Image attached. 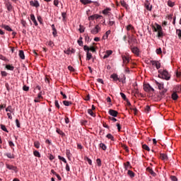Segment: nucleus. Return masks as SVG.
Listing matches in <instances>:
<instances>
[{
    "instance_id": "1",
    "label": "nucleus",
    "mask_w": 181,
    "mask_h": 181,
    "mask_svg": "<svg viewBox=\"0 0 181 181\" xmlns=\"http://www.w3.org/2000/svg\"><path fill=\"white\" fill-rule=\"evenodd\" d=\"M144 91H146V93H153L155 91V89H153V88H152L149 83L144 85Z\"/></svg>"
},
{
    "instance_id": "2",
    "label": "nucleus",
    "mask_w": 181,
    "mask_h": 181,
    "mask_svg": "<svg viewBox=\"0 0 181 181\" xmlns=\"http://www.w3.org/2000/svg\"><path fill=\"white\" fill-rule=\"evenodd\" d=\"M163 80H170V74H169V72L166 70L164 69L163 71Z\"/></svg>"
},
{
    "instance_id": "3",
    "label": "nucleus",
    "mask_w": 181,
    "mask_h": 181,
    "mask_svg": "<svg viewBox=\"0 0 181 181\" xmlns=\"http://www.w3.org/2000/svg\"><path fill=\"white\" fill-rule=\"evenodd\" d=\"M100 30H101V27L99 25H96L95 28L90 30V33H92V35H97Z\"/></svg>"
},
{
    "instance_id": "4",
    "label": "nucleus",
    "mask_w": 181,
    "mask_h": 181,
    "mask_svg": "<svg viewBox=\"0 0 181 181\" xmlns=\"http://www.w3.org/2000/svg\"><path fill=\"white\" fill-rule=\"evenodd\" d=\"M150 63L152 66H155L157 70H159V68L160 67V62H159V61L151 60L150 61Z\"/></svg>"
},
{
    "instance_id": "5",
    "label": "nucleus",
    "mask_w": 181,
    "mask_h": 181,
    "mask_svg": "<svg viewBox=\"0 0 181 181\" xmlns=\"http://www.w3.org/2000/svg\"><path fill=\"white\" fill-rule=\"evenodd\" d=\"M166 91H168V90L166 89H163L160 93L158 94V97L160 100H162V98H165V94H166Z\"/></svg>"
},
{
    "instance_id": "6",
    "label": "nucleus",
    "mask_w": 181,
    "mask_h": 181,
    "mask_svg": "<svg viewBox=\"0 0 181 181\" xmlns=\"http://www.w3.org/2000/svg\"><path fill=\"white\" fill-rule=\"evenodd\" d=\"M158 37H163V31L162 30V26L158 25Z\"/></svg>"
},
{
    "instance_id": "7",
    "label": "nucleus",
    "mask_w": 181,
    "mask_h": 181,
    "mask_svg": "<svg viewBox=\"0 0 181 181\" xmlns=\"http://www.w3.org/2000/svg\"><path fill=\"white\" fill-rule=\"evenodd\" d=\"M109 114L110 115H111L112 117H118V111L117 110H114L112 109L109 110Z\"/></svg>"
},
{
    "instance_id": "8",
    "label": "nucleus",
    "mask_w": 181,
    "mask_h": 181,
    "mask_svg": "<svg viewBox=\"0 0 181 181\" xmlns=\"http://www.w3.org/2000/svg\"><path fill=\"white\" fill-rule=\"evenodd\" d=\"M30 5H31V6H35V8H39V6H40V4H39V1H30Z\"/></svg>"
},
{
    "instance_id": "9",
    "label": "nucleus",
    "mask_w": 181,
    "mask_h": 181,
    "mask_svg": "<svg viewBox=\"0 0 181 181\" xmlns=\"http://www.w3.org/2000/svg\"><path fill=\"white\" fill-rule=\"evenodd\" d=\"M173 91H174V93H181V86L180 85H177L175 86L173 89Z\"/></svg>"
},
{
    "instance_id": "10",
    "label": "nucleus",
    "mask_w": 181,
    "mask_h": 181,
    "mask_svg": "<svg viewBox=\"0 0 181 181\" xmlns=\"http://www.w3.org/2000/svg\"><path fill=\"white\" fill-rule=\"evenodd\" d=\"M110 12H111V8L107 7L106 8H105V9L102 11V13H103V15H108V16H110Z\"/></svg>"
},
{
    "instance_id": "11",
    "label": "nucleus",
    "mask_w": 181,
    "mask_h": 181,
    "mask_svg": "<svg viewBox=\"0 0 181 181\" xmlns=\"http://www.w3.org/2000/svg\"><path fill=\"white\" fill-rule=\"evenodd\" d=\"M132 53H134V54H136V56H139V49L136 47H134L133 48L131 49Z\"/></svg>"
},
{
    "instance_id": "12",
    "label": "nucleus",
    "mask_w": 181,
    "mask_h": 181,
    "mask_svg": "<svg viewBox=\"0 0 181 181\" xmlns=\"http://www.w3.org/2000/svg\"><path fill=\"white\" fill-rule=\"evenodd\" d=\"M146 171L148 172V173H150V175H151V176H153L154 177H155V176H156V173H154L153 170L151 167H148L146 168Z\"/></svg>"
},
{
    "instance_id": "13",
    "label": "nucleus",
    "mask_w": 181,
    "mask_h": 181,
    "mask_svg": "<svg viewBox=\"0 0 181 181\" xmlns=\"http://www.w3.org/2000/svg\"><path fill=\"white\" fill-rule=\"evenodd\" d=\"M124 166L125 170H128V169H132V166L131 165V163H129V161L124 163Z\"/></svg>"
},
{
    "instance_id": "14",
    "label": "nucleus",
    "mask_w": 181,
    "mask_h": 181,
    "mask_svg": "<svg viewBox=\"0 0 181 181\" xmlns=\"http://www.w3.org/2000/svg\"><path fill=\"white\" fill-rule=\"evenodd\" d=\"M111 54H112V50H107L105 52V55L103 56V59H108V57H110V56H111Z\"/></svg>"
},
{
    "instance_id": "15",
    "label": "nucleus",
    "mask_w": 181,
    "mask_h": 181,
    "mask_svg": "<svg viewBox=\"0 0 181 181\" xmlns=\"http://www.w3.org/2000/svg\"><path fill=\"white\" fill-rule=\"evenodd\" d=\"M52 29V35L54 36V37H56V36H57V30H56V27L54 26V24H52L51 25Z\"/></svg>"
},
{
    "instance_id": "16",
    "label": "nucleus",
    "mask_w": 181,
    "mask_h": 181,
    "mask_svg": "<svg viewBox=\"0 0 181 181\" xmlns=\"http://www.w3.org/2000/svg\"><path fill=\"white\" fill-rule=\"evenodd\" d=\"M171 98L174 101H176V100H177V98H179V95H177V93L173 91V93L171 95Z\"/></svg>"
},
{
    "instance_id": "17",
    "label": "nucleus",
    "mask_w": 181,
    "mask_h": 181,
    "mask_svg": "<svg viewBox=\"0 0 181 181\" xmlns=\"http://www.w3.org/2000/svg\"><path fill=\"white\" fill-rule=\"evenodd\" d=\"M122 60L124 64H128L129 63V57L122 56Z\"/></svg>"
},
{
    "instance_id": "18",
    "label": "nucleus",
    "mask_w": 181,
    "mask_h": 181,
    "mask_svg": "<svg viewBox=\"0 0 181 181\" xmlns=\"http://www.w3.org/2000/svg\"><path fill=\"white\" fill-rule=\"evenodd\" d=\"M30 19L33 22L35 26H37V21H36V18L35 17L34 14H30Z\"/></svg>"
},
{
    "instance_id": "19",
    "label": "nucleus",
    "mask_w": 181,
    "mask_h": 181,
    "mask_svg": "<svg viewBox=\"0 0 181 181\" xmlns=\"http://www.w3.org/2000/svg\"><path fill=\"white\" fill-rule=\"evenodd\" d=\"M155 83L158 86V88L163 90V83H159L158 81H155Z\"/></svg>"
},
{
    "instance_id": "20",
    "label": "nucleus",
    "mask_w": 181,
    "mask_h": 181,
    "mask_svg": "<svg viewBox=\"0 0 181 181\" xmlns=\"http://www.w3.org/2000/svg\"><path fill=\"white\" fill-rule=\"evenodd\" d=\"M80 2L83 5H88V4H93V1L91 0H80Z\"/></svg>"
},
{
    "instance_id": "21",
    "label": "nucleus",
    "mask_w": 181,
    "mask_h": 181,
    "mask_svg": "<svg viewBox=\"0 0 181 181\" xmlns=\"http://www.w3.org/2000/svg\"><path fill=\"white\" fill-rule=\"evenodd\" d=\"M111 78H113L114 81H119V78H118V75L117 74H113L111 75Z\"/></svg>"
},
{
    "instance_id": "22",
    "label": "nucleus",
    "mask_w": 181,
    "mask_h": 181,
    "mask_svg": "<svg viewBox=\"0 0 181 181\" xmlns=\"http://www.w3.org/2000/svg\"><path fill=\"white\" fill-rule=\"evenodd\" d=\"M6 168L7 169H9V170H16V167H15L13 165H11L9 164H6Z\"/></svg>"
},
{
    "instance_id": "23",
    "label": "nucleus",
    "mask_w": 181,
    "mask_h": 181,
    "mask_svg": "<svg viewBox=\"0 0 181 181\" xmlns=\"http://www.w3.org/2000/svg\"><path fill=\"white\" fill-rule=\"evenodd\" d=\"M18 56L22 59V60H25V53L23 52V50L19 51Z\"/></svg>"
},
{
    "instance_id": "24",
    "label": "nucleus",
    "mask_w": 181,
    "mask_h": 181,
    "mask_svg": "<svg viewBox=\"0 0 181 181\" xmlns=\"http://www.w3.org/2000/svg\"><path fill=\"white\" fill-rule=\"evenodd\" d=\"M2 28L4 29H5L6 30H8V32H12V28H11V27L9 25H2Z\"/></svg>"
},
{
    "instance_id": "25",
    "label": "nucleus",
    "mask_w": 181,
    "mask_h": 181,
    "mask_svg": "<svg viewBox=\"0 0 181 181\" xmlns=\"http://www.w3.org/2000/svg\"><path fill=\"white\" fill-rule=\"evenodd\" d=\"M111 35V30H107L105 34L103 35V39H104V40H105L106 39H108V35Z\"/></svg>"
},
{
    "instance_id": "26",
    "label": "nucleus",
    "mask_w": 181,
    "mask_h": 181,
    "mask_svg": "<svg viewBox=\"0 0 181 181\" xmlns=\"http://www.w3.org/2000/svg\"><path fill=\"white\" fill-rule=\"evenodd\" d=\"M109 26H112L115 25V21H114V17L109 18V23H108Z\"/></svg>"
},
{
    "instance_id": "27",
    "label": "nucleus",
    "mask_w": 181,
    "mask_h": 181,
    "mask_svg": "<svg viewBox=\"0 0 181 181\" xmlns=\"http://www.w3.org/2000/svg\"><path fill=\"white\" fill-rule=\"evenodd\" d=\"M160 159H162V160H168V155H166L165 153H160Z\"/></svg>"
},
{
    "instance_id": "28",
    "label": "nucleus",
    "mask_w": 181,
    "mask_h": 181,
    "mask_svg": "<svg viewBox=\"0 0 181 181\" xmlns=\"http://www.w3.org/2000/svg\"><path fill=\"white\" fill-rule=\"evenodd\" d=\"M5 156H7V158L9 159H15V156L11 153H7L5 154Z\"/></svg>"
},
{
    "instance_id": "29",
    "label": "nucleus",
    "mask_w": 181,
    "mask_h": 181,
    "mask_svg": "<svg viewBox=\"0 0 181 181\" xmlns=\"http://www.w3.org/2000/svg\"><path fill=\"white\" fill-rule=\"evenodd\" d=\"M92 58H93V54H91V53H90V52H86V60H91Z\"/></svg>"
},
{
    "instance_id": "30",
    "label": "nucleus",
    "mask_w": 181,
    "mask_h": 181,
    "mask_svg": "<svg viewBox=\"0 0 181 181\" xmlns=\"http://www.w3.org/2000/svg\"><path fill=\"white\" fill-rule=\"evenodd\" d=\"M47 46H49V47H53L54 46V42L53 41L49 40L46 42Z\"/></svg>"
},
{
    "instance_id": "31",
    "label": "nucleus",
    "mask_w": 181,
    "mask_h": 181,
    "mask_svg": "<svg viewBox=\"0 0 181 181\" xmlns=\"http://www.w3.org/2000/svg\"><path fill=\"white\" fill-rule=\"evenodd\" d=\"M127 30H128V32H129V30H131L132 32H134V26H132V25L129 24V25H127L126 27Z\"/></svg>"
},
{
    "instance_id": "32",
    "label": "nucleus",
    "mask_w": 181,
    "mask_h": 181,
    "mask_svg": "<svg viewBox=\"0 0 181 181\" xmlns=\"http://www.w3.org/2000/svg\"><path fill=\"white\" fill-rule=\"evenodd\" d=\"M56 132H57V134H59V135H62V136H64L66 135L64 132H63V131H62L59 128L57 129Z\"/></svg>"
},
{
    "instance_id": "33",
    "label": "nucleus",
    "mask_w": 181,
    "mask_h": 181,
    "mask_svg": "<svg viewBox=\"0 0 181 181\" xmlns=\"http://www.w3.org/2000/svg\"><path fill=\"white\" fill-rule=\"evenodd\" d=\"M6 69H7V70H11V71H13L15 67L13 66L7 64L6 65Z\"/></svg>"
},
{
    "instance_id": "34",
    "label": "nucleus",
    "mask_w": 181,
    "mask_h": 181,
    "mask_svg": "<svg viewBox=\"0 0 181 181\" xmlns=\"http://www.w3.org/2000/svg\"><path fill=\"white\" fill-rule=\"evenodd\" d=\"M127 174L129 175V176H130V177H135V173L131 170H128Z\"/></svg>"
},
{
    "instance_id": "35",
    "label": "nucleus",
    "mask_w": 181,
    "mask_h": 181,
    "mask_svg": "<svg viewBox=\"0 0 181 181\" xmlns=\"http://www.w3.org/2000/svg\"><path fill=\"white\" fill-rule=\"evenodd\" d=\"M63 104H64V105H66V107H69V106L71 105V102H70L69 100H64Z\"/></svg>"
},
{
    "instance_id": "36",
    "label": "nucleus",
    "mask_w": 181,
    "mask_h": 181,
    "mask_svg": "<svg viewBox=\"0 0 181 181\" xmlns=\"http://www.w3.org/2000/svg\"><path fill=\"white\" fill-rule=\"evenodd\" d=\"M33 155H34V156H36L37 158L41 157L40 153L36 150L33 151Z\"/></svg>"
},
{
    "instance_id": "37",
    "label": "nucleus",
    "mask_w": 181,
    "mask_h": 181,
    "mask_svg": "<svg viewBox=\"0 0 181 181\" xmlns=\"http://www.w3.org/2000/svg\"><path fill=\"white\" fill-rule=\"evenodd\" d=\"M34 146L35 148H37V149H39L40 148V142L34 141Z\"/></svg>"
},
{
    "instance_id": "38",
    "label": "nucleus",
    "mask_w": 181,
    "mask_h": 181,
    "mask_svg": "<svg viewBox=\"0 0 181 181\" xmlns=\"http://www.w3.org/2000/svg\"><path fill=\"white\" fill-rule=\"evenodd\" d=\"M88 114H90L91 117H95V113L91 109L88 110Z\"/></svg>"
},
{
    "instance_id": "39",
    "label": "nucleus",
    "mask_w": 181,
    "mask_h": 181,
    "mask_svg": "<svg viewBox=\"0 0 181 181\" xmlns=\"http://www.w3.org/2000/svg\"><path fill=\"white\" fill-rule=\"evenodd\" d=\"M142 148L143 149H145V151H148V152L151 151V148H149V146H148L146 144H143Z\"/></svg>"
},
{
    "instance_id": "40",
    "label": "nucleus",
    "mask_w": 181,
    "mask_h": 181,
    "mask_svg": "<svg viewBox=\"0 0 181 181\" xmlns=\"http://www.w3.org/2000/svg\"><path fill=\"white\" fill-rule=\"evenodd\" d=\"M176 35H177L178 38L181 40V30L180 29L176 30Z\"/></svg>"
},
{
    "instance_id": "41",
    "label": "nucleus",
    "mask_w": 181,
    "mask_h": 181,
    "mask_svg": "<svg viewBox=\"0 0 181 181\" xmlns=\"http://www.w3.org/2000/svg\"><path fill=\"white\" fill-rule=\"evenodd\" d=\"M100 148H101V149H103V151L107 150V146H105V144H104L103 143L100 144Z\"/></svg>"
},
{
    "instance_id": "42",
    "label": "nucleus",
    "mask_w": 181,
    "mask_h": 181,
    "mask_svg": "<svg viewBox=\"0 0 181 181\" xmlns=\"http://www.w3.org/2000/svg\"><path fill=\"white\" fill-rule=\"evenodd\" d=\"M106 138H107V139H111V141H114V136L111 134H107Z\"/></svg>"
},
{
    "instance_id": "43",
    "label": "nucleus",
    "mask_w": 181,
    "mask_h": 181,
    "mask_svg": "<svg viewBox=\"0 0 181 181\" xmlns=\"http://www.w3.org/2000/svg\"><path fill=\"white\" fill-rule=\"evenodd\" d=\"M58 158L59 159V160H62L64 163H67V160H66V158L62 157V156H58Z\"/></svg>"
},
{
    "instance_id": "44",
    "label": "nucleus",
    "mask_w": 181,
    "mask_h": 181,
    "mask_svg": "<svg viewBox=\"0 0 181 181\" xmlns=\"http://www.w3.org/2000/svg\"><path fill=\"white\" fill-rule=\"evenodd\" d=\"M66 155L68 159H70V158H71V153H70V150H66Z\"/></svg>"
},
{
    "instance_id": "45",
    "label": "nucleus",
    "mask_w": 181,
    "mask_h": 181,
    "mask_svg": "<svg viewBox=\"0 0 181 181\" xmlns=\"http://www.w3.org/2000/svg\"><path fill=\"white\" fill-rule=\"evenodd\" d=\"M1 128L4 132H9L4 124H1Z\"/></svg>"
},
{
    "instance_id": "46",
    "label": "nucleus",
    "mask_w": 181,
    "mask_h": 181,
    "mask_svg": "<svg viewBox=\"0 0 181 181\" xmlns=\"http://www.w3.org/2000/svg\"><path fill=\"white\" fill-rule=\"evenodd\" d=\"M78 45H79V46H83V37H79V39L78 40Z\"/></svg>"
},
{
    "instance_id": "47",
    "label": "nucleus",
    "mask_w": 181,
    "mask_h": 181,
    "mask_svg": "<svg viewBox=\"0 0 181 181\" xmlns=\"http://www.w3.org/2000/svg\"><path fill=\"white\" fill-rule=\"evenodd\" d=\"M6 112H12V106L9 105L6 108Z\"/></svg>"
},
{
    "instance_id": "48",
    "label": "nucleus",
    "mask_w": 181,
    "mask_h": 181,
    "mask_svg": "<svg viewBox=\"0 0 181 181\" xmlns=\"http://www.w3.org/2000/svg\"><path fill=\"white\" fill-rule=\"evenodd\" d=\"M127 35L129 36V40H131L132 42H136V39L134 38V37L129 36V33H127Z\"/></svg>"
},
{
    "instance_id": "49",
    "label": "nucleus",
    "mask_w": 181,
    "mask_h": 181,
    "mask_svg": "<svg viewBox=\"0 0 181 181\" xmlns=\"http://www.w3.org/2000/svg\"><path fill=\"white\" fill-rule=\"evenodd\" d=\"M21 24L23 26V28H26V26L28 25V23L25 20H21Z\"/></svg>"
},
{
    "instance_id": "50",
    "label": "nucleus",
    "mask_w": 181,
    "mask_h": 181,
    "mask_svg": "<svg viewBox=\"0 0 181 181\" xmlns=\"http://www.w3.org/2000/svg\"><path fill=\"white\" fill-rule=\"evenodd\" d=\"M83 50L85 52H86V53H87V52H90V47L88 46H87V45H84L83 46Z\"/></svg>"
},
{
    "instance_id": "51",
    "label": "nucleus",
    "mask_w": 181,
    "mask_h": 181,
    "mask_svg": "<svg viewBox=\"0 0 181 181\" xmlns=\"http://www.w3.org/2000/svg\"><path fill=\"white\" fill-rule=\"evenodd\" d=\"M120 95H121L122 98L124 99V101H127V100H128V99L127 98V95H125L124 94V93H120Z\"/></svg>"
},
{
    "instance_id": "52",
    "label": "nucleus",
    "mask_w": 181,
    "mask_h": 181,
    "mask_svg": "<svg viewBox=\"0 0 181 181\" xmlns=\"http://www.w3.org/2000/svg\"><path fill=\"white\" fill-rule=\"evenodd\" d=\"M168 6H170V8H173V6H175V3H173V2L170 1H169L168 2Z\"/></svg>"
},
{
    "instance_id": "53",
    "label": "nucleus",
    "mask_w": 181,
    "mask_h": 181,
    "mask_svg": "<svg viewBox=\"0 0 181 181\" xmlns=\"http://www.w3.org/2000/svg\"><path fill=\"white\" fill-rule=\"evenodd\" d=\"M1 74L2 77H6V76H8V73L5 71H1Z\"/></svg>"
},
{
    "instance_id": "54",
    "label": "nucleus",
    "mask_w": 181,
    "mask_h": 181,
    "mask_svg": "<svg viewBox=\"0 0 181 181\" xmlns=\"http://www.w3.org/2000/svg\"><path fill=\"white\" fill-rule=\"evenodd\" d=\"M119 81H120V83H122L124 84L125 83V75H123V78H119Z\"/></svg>"
},
{
    "instance_id": "55",
    "label": "nucleus",
    "mask_w": 181,
    "mask_h": 181,
    "mask_svg": "<svg viewBox=\"0 0 181 181\" xmlns=\"http://www.w3.org/2000/svg\"><path fill=\"white\" fill-rule=\"evenodd\" d=\"M156 52L157 54H162V48H158L156 50Z\"/></svg>"
},
{
    "instance_id": "56",
    "label": "nucleus",
    "mask_w": 181,
    "mask_h": 181,
    "mask_svg": "<svg viewBox=\"0 0 181 181\" xmlns=\"http://www.w3.org/2000/svg\"><path fill=\"white\" fill-rule=\"evenodd\" d=\"M0 59L1 60H4V62H9V60H8V59H6L4 55H0Z\"/></svg>"
},
{
    "instance_id": "57",
    "label": "nucleus",
    "mask_w": 181,
    "mask_h": 181,
    "mask_svg": "<svg viewBox=\"0 0 181 181\" xmlns=\"http://www.w3.org/2000/svg\"><path fill=\"white\" fill-rule=\"evenodd\" d=\"M146 5V9H147V11H152V6H150L149 4H145Z\"/></svg>"
},
{
    "instance_id": "58",
    "label": "nucleus",
    "mask_w": 181,
    "mask_h": 181,
    "mask_svg": "<svg viewBox=\"0 0 181 181\" xmlns=\"http://www.w3.org/2000/svg\"><path fill=\"white\" fill-rule=\"evenodd\" d=\"M12 4H8V5H7V9H8V11H9V12H11V11H12Z\"/></svg>"
},
{
    "instance_id": "59",
    "label": "nucleus",
    "mask_w": 181,
    "mask_h": 181,
    "mask_svg": "<svg viewBox=\"0 0 181 181\" xmlns=\"http://www.w3.org/2000/svg\"><path fill=\"white\" fill-rule=\"evenodd\" d=\"M66 13H64V12L62 13V21H66Z\"/></svg>"
},
{
    "instance_id": "60",
    "label": "nucleus",
    "mask_w": 181,
    "mask_h": 181,
    "mask_svg": "<svg viewBox=\"0 0 181 181\" xmlns=\"http://www.w3.org/2000/svg\"><path fill=\"white\" fill-rule=\"evenodd\" d=\"M89 50H90V52H92L93 53H95L96 50H95V47L91 46L90 47H89Z\"/></svg>"
},
{
    "instance_id": "61",
    "label": "nucleus",
    "mask_w": 181,
    "mask_h": 181,
    "mask_svg": "<svg viewBox=\"0 0 181 181\" xmlns=\"http://www.w3.org/2000/svg\"><path fill=\"white\" fill-rule=\"evenodd\" d=\"M54 105H55V107H56L57 108H58V110L60 109V105H59V101L55 100Z\"/></svg>"
},
{
    "instance_id": "62",
    "label": "nucleus",
    "mask_w": 181,
    "mask_h": 181,
    "mask_svg": "<svg viewBox=\"0 0 181 181\" xmlns=\"http://www.w3.org/2000/svg\"><path fill=\"white\" fill-rule=\"evenodd\" d=\"M170 179L172 181H177V177H176L175 175H171Z\"/></svg>"
},
{
    "instance_id": "63",
    "label": "nucleus",
    "mask_w": 181,
    "mask_h": 181,
    "mask_svg": "<svg viewBox=\"0 0 181 181\" xmlns=\"http://www.w3.org/2000/svg\"><path fill=\"white\" fill-rule=\"evenodd\" d=\"M145 111L146 112H150L151 111V107H149V105H147L145 108Z\"/></svg>"
},
{
    "instance_id": "64",
    "label": "nucleus",
    "mask_w": 181,
    "mask_h": 181,
    "mask_svg": "<svg viewBox=\"0 0 181 181\" xmlns=\"http://www.w3.org/2000/svg\"><path fill=\"white\" fill-rule=\"evenodd\" d=\"M96 162H97V163H98V166H101V159L98 158V159L96 160Z\"/></svg>"
}]
</instances>
